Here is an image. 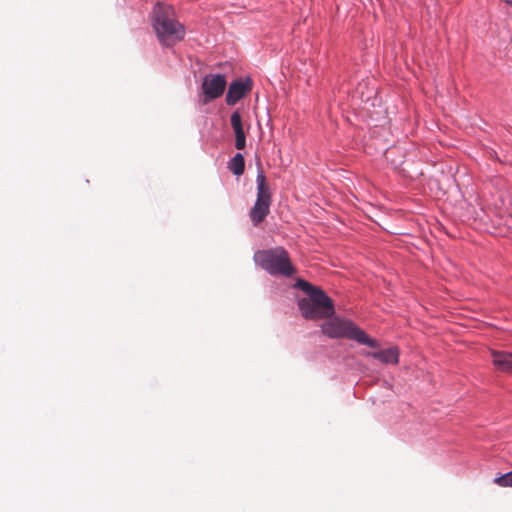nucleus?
<instances>
[{"instance_id":"nucleus-1","label":"nucleus","mask_w":512,"mask_h":512,"mask_svg":"<svg viewBox=\"0 0 512 512\" xmlns=\"http://www.w3.org/2000/svg\"><path fill=\"white\" fill-rule=\"evenodd\" d=\"M153 28L159 41L167 47L184 38V27L176 20L171 5L158 2L153 9Z\"/></svg>"},{"instance_id":"nucleus-2","label":"nucleus","mask_w":512,"mask_h":512,"mask_svg":"<svg viewBox=\"0 0 512 512\" xmlns=\"http://www.w3.org/2000/svg\"><path fill=\"white\" fill-rule=\"evenodd\" d=\"M297 286L309 296L298 304L306 319L329 318L334 314L332 300L321 289L301 279L297 281Z\"/></svg>"},{"instance_id":"nucleus-3","label":"nucleus","mask_w":512,"mask_h":512,"mask_svg":"<svg viewBox=\"0 0 512 512\" xmlns=\"http://www.w3.org/2000/svg\"><path fill=\"white\" fill-rule=\"evenodd\" d=\"M322 332L330 338H347L371 348L379 347L377 340L371 338L352 321L333 317L322 324Z\"/></svg>"},{"instance_id":"nucleus-4","label":"nucleus","mask_w":512,"mask_h":512,"mask_svg":"<svg viewBox=\"0 0 512 512\" xmlns=\"http://www.w3.org/2000/svg\"><path fill=\"white\" fill-rule=\"evenodd\" d=\"M254 261L271 275L290 277L295 272L289 254L283 247L257 251L254 254Z\"/></svg>"},{"instance_id":"nucleus-5","label":"nucleus","mask_w":512,"mask_h":512,"mask_svg":"<svg viewBox=\"0 0 512 512\" xmlns=\"http://www.w3.org/2000/svg\"><path fill=\"white\" fill-rule=\"evenodd\" d=\"M257 183V198L249 212V217L254 226L261 224L270 213L272 203V193L264 172L261 170L256 177Z\"/></svg>"},{"instance_id":"nucleus-6","label":"nucleus","mask_w":512,"mask_h":512,"mask_svg":"<svg viewBox=\"0 0 512 512\" xmlns=\"http://www.w3.org/2000/svg\"><path fill=\"white\" fill-rule=\"evenodd\" d=\"M226 78L221 74H208L204 77L202 91L204 94V104L211 100L219 98L226 87Z\"/></svg>"},{"instance_id":"nucleus-7","label":"nucleus","mask_w":512,"mask_h":512,"mask_svg":"<svg viewBox=\"0 0 512 512\" xmlns=\"http://www.w3.org/2000/svg\"><path fill=\"white\" fill-rule=\"evenodd\" d=\"M252 89V82L250 79L241 80L237 79L233 81L226 94V103L228 105L236 104L241 98H243Z\"/></svg>"},{"instance_id":"nucleus-8","label":"nucleus","mask_w":512,"mask_h":512,"mask_svg":"<svg viewBox=\"0 0 512 512\" xmlns=\"http://www.w3.org/2000/svg\"><path fill=\"white\" fill-rule=\"evenodd\" d=\"M362 354L364 356L377 359L383 364L396 365L399 362V349L397 347H390L388 349L375 352H363Z\"/></svg>"},{"instance_id":"nucleus-9","label":"nucleus","mask_w":512,"mask_h":512,"mask_svg":"<svg viewBox=\"0 0 512 512\" xmlns=\"http://www.w3.org/2000/svg\"><path fill=\"white\" fill-rule=\"evenodd\" d=\"M231 126L235 133V147L238 150H242L246 146V136L243 129L242 118L239 111H234L231 114Z\"/></svg>"},{"instance_id":"nucleus-10","label":"nucleus","mask_w":512,"mask_h":512,"mask_svg":"<svg viewBox=\"0 0 512 512\" xmlns=\"http://www.w3.org/2000/svg\"><path fill=\"white\" fill-rule=\"evenodd\" d=\"M492 363L501 372L512 373V353L507 351H491Z\"/></svg>"},{"instance_id":"nucleus-11","label":"nucleus","mask_w":512,"mask_h":512,"mask_svg":"<svg viewBox=\"0 0 512 512\" xmlns=\"http://www.w3.org/2000/svg\"><path fill=\"white\" fill-rule=\"evenodd\" d=\"M229 169L234 175L240 176L245 170V160L242 154L237 153L229 162Z\"/></svg>"},{"instance_id":"nucleus-12","label":"nucleus","mask_w":512,"mask_h":512,"mask_svg":"<svg viewBox=\"0 0 512 512\" xmlns=\"http://www.w3.org/2000/svg\"><path fill=\"white\" fill-rule=\"evenodd\" d=\"M494 483L501 487H512V471L496 477Z\"/></svg>"},{"instance_id":"nucleus-13","label":"nucleus","mask_w":512,"mask_h":512,"mask_svg":"<svg viewBox=\"0 0 512 512\" xmlns=\"http://www.w3.org/2000/svg\"><path fill=\"white\" fill-rule=\"evenodd\" d=\"M506 2L510 5H512V0H506Z\"/></svg>"}]
</instances>
